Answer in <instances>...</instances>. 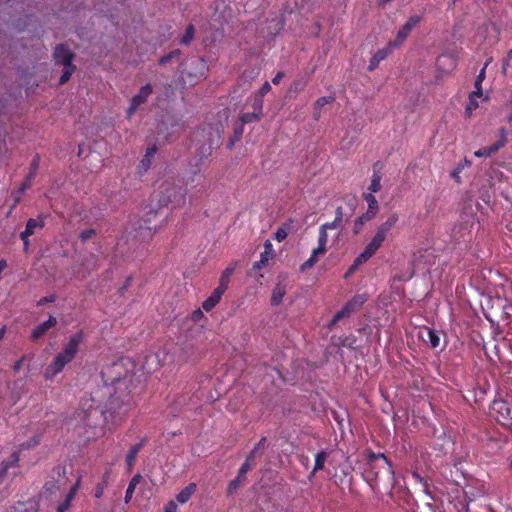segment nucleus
I'll use <instances>...</instances> for the list:
<instances>
[{"instance_id":"28","label":"nucleus","mask_w":512,"mask_h":512,"mask_svg":"<svg viewBox=\"0 0 512 512\" xmlns=\"http://www.w3.org/2000/svg\"><path fill=\"white\" fill-rule=\"evenodd\" d=\"M142 447H143V442H140V443L132 446L130 448V450L128 451V454L126 456V462H127L129 469H131L133 467L136 457H137V454L139 453V451L141 450Z\"/></svg>"},{"instance_id":"26","label":"nucleus","mask_w":512,"mask_h":512,"mask_svg":"<svg viewBox=\"0 0 512 512\" xmlns=\"http://www.w3.org/2000/svg\"><path fill=\"white\" fill-rule=\"evenodd\" d=\"M285 294H286L285 287L281 284H277L272 291V296H271L272 305H274V306L279 305L282 302Z\"/></svg>"},{"instance_id":"32","label":"nucleus","mask_w":512,"mask_h":512,"mask_svg":"<svg viewBox=\"0 0 512 512\" xmlns=\"http://www.w3.org/2000/svg\"><path fill=\"white\" fill-rule=\"evenodd\" d=\"M381 189V176L378 172H374L371 178V183L368 187L369 193H377Z\"/></svg>"},{"instance_id":"46","label":"nucleus","mask_w":512,"mask_h":512,"mask_svg":"<svg viewBox=\"0 0 512 512\" xmlns=\"http://www.w3.org/2000/svg\"><path fill=\"white\" fill-rule=\"evenodd\" d=\"M11 461L9 462H3V470L6 471L10 466H14L18 463L19 461V457L17 455V453H13L12 457H11Z\"/></svg>"},{"instance_id":"11","label":"nucleus","mask_w":512,"mask_h":512,"mask_svg":"<svg viewBox=\"0 0 512 512\" xmlns=\"http://www.w3.org/2000/svg\"><path fill=\"white\" fill-rule=\"evenodd\" d=\"M56 63L63 66L72 65L73 54L65 45H58L54 51Z\"/></svg>"},{"instance_id":"42","label":"nucleus","mask_w":512,"mask_h":512,"mask_svg":"<svg viewBox=\"0 0 512 512\" xmlns=\"http://www.w3.org/2000/svg\"><path fill=\"white\" fill-rule=\"evenodd\" d=\"M194 37V27L193 25H189L185 31V34L183 35L181 39V43L184 45L189 44Z\"/></svg>"},{"instance_id":"21","label":"nucleus","mask_w":512,"mask_h":512,"mask_svg":"<svg viewBox=\"0 0 512 512\" xmlns=\"http://www.w3.org/2000/svg\"><path fill=\"white\" fill-rule=\"evenodd\" d=\"M263 107V100L262 98H258L254 102V113L253 114H244L241 118L243 123H248L253 120H258L260 118L261 112Z\"/></svg>"},{"instance_id":"2","label":"nucleus","mask_w":512,"mask_h":512,"mask_svg":"<svg viewBox=\"0 0 512 512\" xmlns=\"http://www.w3.org/2000/svg\"><path fill=\"white\" fill-rule=\"evenodd\" d=\"M83 340V331H78L69 337L62 350L55 355L51 363L45 368L43 375L46 380H52L63 371L65 366L75 358Z\"/></svg>"},{"instance_id":"37","label":"nucleus","mask_w":512,"mask_h":512,"mask_svg":"<svg viewBox=\"0 0 512 512\" xmlns=\"http://www.w3.org/2000/svg\"><path fill=\"white\" fill-rule=\"evenodd\" d=\"M327 241H328L327 230L324 229L323 227H320L317 247L322 248L323 250L327 251V248H326Z\"/></svg>"},{"instance_id":"12","label":"nucleus","mask_w":512,"mask_h":512,"mask_svg":"<svg viewBox=\"0 0 512 512\" xmlns=\"http://www.w3.org/2000/svg\"><path fill=\"white\" fill-rule=\"evenodd\" d=\"M275 255L272 243L267 240L264 243V251L261 253L260 260L254 263V269L260 270L265 267L269 260L272 259Z\"/></svg>"},{"instance_id":"24","label":"nucleus","mask_w":512,"mask_h":512,"mask_svg":"<svg viewBox=\"0 0 512 512\" xmlns=\"http://www.w3.org/2000/svg\"><path fill=\"white\" fill-rule=\"evenodd\" d=\"M399 217L396 213L390 214L386 220L381 223L377 229H379L381 232L388 235L390 231L395 227L396 223L398 222Z\"/></svg>"},{"instance_id":"50","label":"nucleus","mask_w":512,"mask_h":512,"mask_svg":"<svg viewBox=\"0 0 512 512\" xmlns=\"http://www.w3.org/2000/svg\"><path fill=\"white\" fill-rule=\"evenodd\" d=\"M93 234H94V230H92V229L84 230L81 232V238H82V240L85 241V240L91 238Z\"/></svg>"},{"instance_id":"9","label":"nucleus","mask_w":512,"mask_h":512,"mask_svg":"<svg viewBox=\"0 0 512 512\" xmlns=\"http://www.w3.org/2000/svg\"><path fill=\"white\" fill-rule=\"evenodd\" d=\"M57 324L56 317L50 315L48 320L39 324L36 328L33 329L31 333V339L36 341L42 337H44L52 328H54Z\"/></svg>"},{"instance_id":"15","label":"nucleus","mask_w":512,"mask_h":512,"mask_svg":"<svg viewBox=\"0 0 512 512\" xmlns=\"http://www.w3.org/2000/svg\"><path fill=\"white\" fill-rule=\"evenodd\" d=\"M225 291L215 288L211 295L203 302L202 307L206 312L211 311L220 301Z\"/></svg>"},{"instance_id":"29","label":"nucleus","mask_w":512,"mask_h":512,"mask_svg":"<svg viewBox=\"0 0 512 512\" xmlns=\"http://www.w3.org/2000/svg\"><path fill=\"white\" fill-rule=\"evenodd\" d=\"M140 481H141V475L137 474V475L133 476V478L129 482V485H128V488H127L126 494H125V502L126 503H128L131 500L133 493H134L137 485L140 483Z\"/></svg>"},{"instance_id":"59","label":"nucleus","mask_w":512,"mask_h":512,"mask_svg":"<svg viewBox=\"0 0 512 512\" xmlns=\"http://www.w3.org/2000/svg\"><path fill=\"white\" fill-rule=\"evenodd\" d=\"M5 332H6V328H5V327H2V328L0 329V340L4 337Z\"/></svg>"},{"instance_id":"56","label":"nucleus","mask_w":512,"mask_h":512,"mask_svg":"<svg viewBox=\"0 0 512 512\" xmlns=\"http://www.w3.org/2000/svg\"><path fill=\"white\" fill-rule=\"evenodd\" d=\"M379 63H375L374 57L371 58L370 64H369V70H373L378 66Z\"/></svg>"},{"instance_id":"35","label":"nucleus","mask_w":512,"mask_h":512,"mask_svg":"<svg viewBox=\"0 0 512 512\" xmlns=\"http://www.w3.org/2000/svg\"><path fill=\"white\" fill-rule=\"evenodd\" d=\"M395 48L394 46H391L390 43L388 46L384 49L378 50L374 55L375 63H380L382 60H384L390 53L391 50Z\"/></svg>"},{"instance_id":"44","label":"nucleus","mask_w":512,"mask_h":512,"mask_svg":"<svg viewBox=\"0 0 512 512\" xmlns=\"http://www.w3.org/2000/svg\"><path fill=\"white\" fill-rule=\"evenodd\" d=\"M39 443H40L39 436L34 435L26 443H21L20 448H21V450L28 449V448L37 446Z\"/></svg>"},{"instance_id":"25","label":"nucleus","mask_w":512,"mask_h":512,"mask_svg":"<svg viewBox=\"0 0 512 512\" xmlns=\"http://www.w3.org/2000/svg\"><path fill=\"white\" fill-rule=\"evenodd\" d=\"M235 270L234 265H230L224 269V271L221 274V277L219 279V285L218 288H220L223 291H226L228 289L229 280L230 277L233 275Z\"/></svg>"},{"instance_id":"62","label":"nucleus","mask_w":512,"mask_h":512,"mask_svg":"<svg viewBox=\"0 0 512 512\" xmlns=\"http://www.w3.org/2000/svg\"><path fill=\"white\" fill-rule=\"evenodd\" d=\"M38 160H39L38 158H35V159L33 160L32 165H33L34 167H36V166L38 165Z\"/></svg>"},{"instance_id":"16","label":"nucleus","mask_w":512,"mask_h":512,"mask_svg":"<svg viewBox=\"0 0 512 512\" xmlns=\"http://www.w3.org/2000/svg\"><path fill=\"white\" fill-rule=\"evenodd\" d=\"M326 253L322 248L316 247L311 256L300 266L301 272H306L311 269L319 260L320 256H323Z\"/></svg>"},{"instance_id":"52","label":"nucleus","mask_w":512,"mask_h":512,"mask_svg":"<svg viewBox=\"0 0 512 512\" xmlns=\"http://www.w3.org/2000/svg\"><path fill=\"white\" fill-rule=\"evenodd\" d=\"M202 317H203V312H202L200 309H197V310H195V311L192 313V320H193V321H198V320H200Z\"/></svg>"},{"instance_id":"61","label":"nucleus","mask_w":512,"mask_h":512,"mask_svg":"<svg viewBox=\"0 0 512 512\" xmlns=\"http://www.w3.org/2000/svg\"><path fill=\"white\" fill-rule=\"evenodd\" d=\"M236 487H237V481H233V482H231V484H230V490H231V489H235Z\"/></svg>"},{"instance_id":"58","label":"nucleus","mask_w":512,"mask_h":512,"mask_svg":"<svg viewBox=\"0 0 512 512\" xmlns=\"http://www.w3.org/2000/svg\"><path fill=\"white\" fill-rule=\"evenodd\" d=\"M459 173H460L459 171H454V172L452 173V177H453L457 182H459V181H460V175H459Z\"/></svg>"},{"instance_id":"34","label":"nucleus","mask_w":512,"mask_h":512,"mask_svg":"<svg viewBox=\"0 0 512 512\" xmlns=\"http://www.w3.org/2000/svg\"><path fill=\"white\" fill-rule=\"evenodd\" d=\"M368 259L367 258H361V253L355 258L353 264L349 267V269L347 270L346 274H345V278H348L349 276H351L352 274H354L356 272V270L359 268V266H361L362 264H364L365 262H367Z\"/></svg>"},{"instance_id":"5","label":"nucleus","mask_w":512,"mask_h":512,"mask_svg":"<svg viewBox=\"0 0 512 512\" xmlns=\"http://www.w3.org/2000/svg\"><path fill=\"white\" fill-rule=\"evenodd\" d=\"M165 192L166 195L160 200L162 205L172 204L173 207H180L185 204L186 191L181 187H168Z\"/></svg>"},{"instance_id":"23","label":"nucleus","mask_w":512,"mask_h":512,"mask_svg":"<svg viewBox=\"0 0 512 512\" xmlns=\"http://www.w3.org/2000/svg\"><path fill=\"white\" fill-rule=\"evenodd\" d=\"M399 217L396 213L390 214L386 220L381 223L377 229H379L381 232L388 235L390 231L395 227L396 223L398 222Z\"/></svg>"},{"instance_id":"45","label":"nucleus","mask_w":512,"mask_h":512,"mask_svg":"<svg viewBox=\"0 0 512 512\" xmlns=\"http://www.w3.org/2000/svg\"><path fill=\"white\" fill-rule=\"evenodd\" d=\"M333 100L334 98L332 96H323L317 99L315 106L316 108H322L323 106L330 104Z\"/></svg>"},{"instance_id":"54","label":"nucleus","mask_w":512,"mask_h":512,"mask_svg":"<svg viewBox=\"0 0 512 512\" xmlns=\"http://www.w3.org/2000/svg\"><path fill=\"white\" fill-rule=\"evenodd\" d=\"M24 358H25V357H22L20 360H18V361L14 364L13 369H14V371H15V372H18V371L22 368Z\"/></svg>"},{"instance_id":"48","label":"nucleus","mask_w":512,"mask_h":512,"mask_svg":"<svg viewBox=\"0 0 512 512\" xmlns=\"http://www.w3.org/2000/svg\"><path fill=\"white\" fill-rule=\"evenodd\" d=\"M177 511H178L177 504L171 500L166 504L163 512H177Z\"/></svg>"},{"instance_id":"14","label":"nucleus","mask_w":512,"mask_h":512,"mask_svg":"<svg viewBox=\"0 0 512 512\" xmlns=\"http://www.w3.org/2000/svg\"><path fill=\"white\" fill-rule=\"evenodd\" d=\"M457 60L455 56L451 54H442L437 59V66L440 70L444 72H448L450 70H453L456 67Z\"/></svg>"},{"instance_id":"7","label":"nucleus","mask_w":512,"mask_h":512,"mask_svg":"<svg viewBox=\"0 0 512 512\" xmlns=\"http://www.w3.org/2000/svg\"><path fill=\"white\" fill-rule=\"evenodd\" d=\"M81 485V476L78 475L75 483L70 487L69 491L65 495L64 499L59 502L56 512H66L70 506L72 501L74 500L79 488Z\"/></svg>"},{"instance_id":"39","label":"nucleus","mask_w":512,"mask_h":512,"mask_svg":"<svg viewBox=\"0 0 512 512\" xmlns=\"http://www.w3.org/2000/svg\"><path fill=\"white\" fill-rule=\"evenodd\" d=\"M487 65L488 64L486 63L485 66L481 69V71L479 72V74L476 77V80H475V91L482 92L481 85H482L483 80L485 79Z\"/></svg>"},{"instance_id":"64","label":"nucleus","mask_w":512,"mask_h":512,"mask_svg":"<svg viewBox=\"0 0 512 512\" xmlns=\"http://www.w3.org/2000/svg\"><path fill=\"white\" fill-rule=\"evenodd\" d=\"M508 58L511 59L512 58V49L508 52Z\"/></svg>"},{"instance_id":"18","label":"nucleus","mask_w":512,"mask_h":512,"mask_svg":"<svg viewBox=\"0 0 512 512\" xmlns=\"http://www.w3.org/2000/svg\"><path fill=\"white\" fill-rule=\"evenodd\" d=\"M483 98V93L478 91H473L469 95L468 103L465 108V114L470 117L472 113L479 107V100Z\"/></svg>"},{"instance_id":"43","label":"nucleus","mask_w":512,"mask_h":512,"mask_svg":"<svg viewBox=\"0 0 512 512\" xmlns=\"http://www.w3.org/2000/svg\"><path fill=\"white\" fill-rule=\"evenodd\" d=\"M340 223H341V209H338V216L335 218V220L332 222L325 223L321 227H323L326 230L337 229L338 227H340Z\"/></svg>"},{"instance_id":"1","label":"nucleus","mask_w":512,"mask_h":512,"mask_svg":"<svg viewBox=\"0 0 512 512\" xmlns=\"http://www.w3.org/2000/svg\"><path fill=\"white\" fill-rule=\"evenodd\" d=\"M129 376L112 379L111 383H105L96 389L90 398L83 399L80 410L73 421L76 424L89 425L91 418L101 408L104 426L112 430L121 425L127 418L133 407L132 397L128 391Z\"/></svg>"},{"instance_id":"51","label":"nucleus","mask_w":512,"mask_h":512,"mask_svg":"<svg viewBox=\"0 0 512 512\" xmlns=\"http://www.w3.org/2000/svg\"><path fill=\"white\" fill-rule=\"evenodd\" d=\"M374 237L379 239L382 243H384V241L387 238V235L385 233L381 232L379 229H377L376 233L374 234Z\"/></svg>"},{"instance_id":"49","label":"nucleus","mask_w":512,"mask_h":512,"mask_svg":"<svg viewBox=\"0 0 512 512\" xmlns=\"http://www.w3.org/2000/svg\"><path fill=\"white\" fill-rule=\"evenodd\" d=\"M271 90V85L269 82H265L259 90V97L263 98Z\"/></svg>"},{"instance_id":"8","label":"nucleus","mask_w":512,"mask_h":512,"mask_svg":"<svg viewBox=\"0 0 512 512\" xmlns=\"http://www.w3.org/2000/svg\"><path fill=\"white\" fill-rule=\"evenodd\" d=\"M506 135V130L502 128L500 130V139L495 144L489 147L478 149L477 151L474 152V155L476 157H489L492 154L496 153L500 148H502L506 144Z\"/></svg>"},{"instance_id":"22","label":"nucleus","mask_w":512,"mask_h":512,"mask_svg":"<svg viewBox=\"0 0 512 512\" xmlns=\"http://www.w3.org/2000/svg\"><path fill=\"white\" fill-rule=\"evenodd\" d=\"M196 488L197 486L195 483H190L189 485H187L177 494V501L180 504H185L186 502H188L191 496L195 493Z\"/></svg>"},{"instance_id":"13","label":"nucleus","mask_w":512,"mask_h":512,"mask_svg":"<svg viewBox=\"0 0 512 512\" xmlns=\"http://www.w3.org/2000/svg\"><path fill=\"white\" fill-rule=\"evenodd\" d=\"M364 199L368 205V209L364 215V218L366 220H370L375 217V215L377 214V212L379 210L378 201H377L376 197L371 193H365Z\"/></svg>"},{"instance_id":"19","label":"nucleus","mask_w":512,"mask_h":512,"mask_svg":"<svg viewBox=\"0 0 512 512\" xmlns=\"http://www.w3.org/2000/svg\"><path fill=\"white\" fill-rule=\"evenodd\" d=\"M43 226V223L40 221H37L35 219H30L27 224L25 230L21 233L20 237L23 240L25 246L28 244V238L32 234H34L36 228H41Z\"/></svg>"},{"instance_id":"41","label":"nucleus","mask_w":512,"mask_h":512,"mask_svg":"<svg viewBox=\"0 0 512 512\" xmlns=\"http://www.w3.org/2000/svg\"><path fill=\"white\" fill-rule=\"evenodd\" d=\"M74 69L75 68L73 65L64 66L63 73L60 78V84H64L65 82H67L69 80V78L71 77V75L74 72Z\"/></svg>"},{"instance_id":"63","label":"nucleus","mask_w":512,"mask_h":512,"mask_svg":"<svg viewBox=\"0 0 512 512\" xmlns=\"http://www.w3.org/2000/svg\"><path fill=\"white\" fill-rule=\"evenodd\" d=\"M508 120L511 122L512 121V111L510 112V114L508 115Z\"/></svg>"},{"instance_id":"53","label":"nucleus","mask_w":512,"mask_h":512,"mask_svg":"<svg viewBox=\"0 0 512 512\" xmlns=\"http://www.w3.org/2000/svg\"><path fill=\"white\" fill-rule=\"evenodd\" d=\"M283 77H284V73L278 72L272 79L273 84H275V85L279 84Z\"/></svg>"},{"instance_id":"38","label":"nucleus","mask_w":512,"mask_h":512,"mask_svg":"<svg viewBox=\"0 0 512 512\" xmlns=\"http://www.w3.org/2000/svg\"><path fill=\"white\" fill-rule=\"evenodd\" d=\"M427 336H428V341L431 345L432 348H436L439 346L440 344V337L438 336V334L432 330V329H428L427 330Z\"/></svg>"},{"instance_id":"47","label":"nucleus","mask_w":512,"mask_h":512,"mask_svg":"<svg viewBox=\"0 0 512 512\" xmlns=\"http://www.w3.org/2000/svg\"><path fill=\"white\" fill-rule=\"evenodd\" d=\"M106 488V481H103L102 483L97 484L95 488V497L101 498L104 494Z\"/></svg>"},{"instance_id":"31","label":"nucleus","mask_w":512,"mask_h":512,"mask_svg":"<svg viewBox=\"0 0 512 512\" xmlns=\"http://www.w3.org/2000/svg\"><path fill=\"white\" fill-rule=\"evenodd\" d=\"M146 365L147 366H144V369L147 373H150L162 364L160 363L157 355H149L146 357Z\"/></svg>"},{"instance_id":"4","label":"nucleus","mask_w":512,"mask_h":512,"mask_svg":"<svg viewBox=\"0 0 512 512\" xmlns=\"http://www.w3.org/2000/svg\"><path fill=\"white\" fill-rule=\"evenodd\" d=\"M367 301V296L365 294L355 295L352 299H350L344 307L339 310L334 317L332 318L329 326L335 325L341 319L348 317L354 311L360 309L363 304Z\"/></svg>"},{"instance_id":"30","label":"nucleus","mask_w":512,"mask_h":512,"mask_svg":"<svg viewBox=\"0 0 512 512\" xmlns=\"http://www.w3.org/2000/svg\"><path fill=\"white\" fill-rule=\"evenodd\" d=\"M328 454L325 451H320L317 453L315 457V464L312 470V475H314L317 471L322 470L324 468V464L327 460Z\"/></svg>"},{"instance_id":"17","label":"nucleus","mask_w":512,"mask_h":512,"mask_svg":"<svg viewBox=\"0 0 512 512\" xmlns=\"http://www.w3.org/2000/svg\"><path fill=\"white\" fill-rule=\"evenodd\" d=\"M382 245L383 243L373 236L370 242L365 246L364 250L361 252V258H367L369 260L380 249Z\"/></svg>"},{"instance_id":"60","label":"nucleus","mask_w":512,"mask_h":512,"mask_svg":"<svg viewBox=\"0 0 512 512\" xmlns=\"http://www.w3.org/2000/svg\"><path fill=\"white\" fill-rule=\"evenodd\" d=\"M121 368L120 364H114L113 367L110 370L118 371Z\"/></svg>"},{"instance_id":"55","label":"nucleus","mask_w":512,"mask_h":512,"mask_svg":"<svg viewBox=\"0 0 512 512\" xmlns=\"http://www.w3.org/2000/svg\"><path fill=\"white\" fill-rule=\"evenodd\" d=\"M54 301V299L52 297L48 298V297H45V298H42L39 302H38V305H43L44 303L46 302H52Z\"/></svg>"},{"instance_id":"27","label":"nucleus","mask_w":512,"mask_h":512,"mask_svg":"<svg viewBox=\"0 0 512 512\" xmlns=\"http://www.w3.org/2000/svg\"><path fill=\"white\" fill-rule=\"evenodd\" d=\"M368 461L370 464H372L375 461H380L383 464V468H385L389 473H393L392 466L384 454L370 453L368 455Z\"/></svg>"},{"instance_id":"40","label":"nucleus","mask_w":512,"mask_h":512,"mask_svg":"<svg viewBox=\"0 0 512 512\" xmlns=\"http://www.w3.org/2000/svg\"><path fill=\"white\" fill-rule=\"evenodd\" d=\"M254 453H255V450L252 451V453L250 454V456H248V458L246 459V461L243 463V465L241 466L240 470H239V474H238V479H240L241 477H244L245 474L249 471L250 469V461L252 460V458L254 457Z\"/></svg>"},{"instance_id":"36","label":"nucleus","mask_w":512,"mask_h":512,"mask_svg":"<svg viewBox=\"0 0 512 512\" xmlns=\"http://www.w3.org/2000/svg\"><path fill=\"white\" fill-rule=\"evenodd\" d=\"M493 410L501 412L504 419L510 414V409L503 401H495L493 403Z\"/></svg>"},{"instance_id":"20","label":"nucleus","mask_w":512,"mask_h":512,"mask_svg":"<svg viewBox=\"0 0 512 512\" xmlns=\"http://www.w3.org/2000/svg\"><path fill=\"white\" fill-rule=\"evenodd\" d=\"M293 229V221L289 220L283 223L280 227L277 228V230L274 233V239L278 242L284 241L288 234Z\"/></svg>"},{"instance_id":"57","label":"nucleus","mask_w":512,"mask_h":512,"mask_svg":"<svg viewBox=\"0 0 512 512\" xmlns=\"http://www.w3.org/2000/svg\"><path fill=\"white\" fill-rule=\"evenodd\" d=\"M412 476L416 481L423 483V478L418 473H413Z\"/></svg>"},{"instance_id":"6","label":"nucleus","mask_w":512,"mask_h":512,"mask_svg":"<svg viewBox=\"0 0 512 512\" xmlns=\"http://www.w3.org/2000/svg\"><path fill=\"white\" fill-rule=\"evenodd\" d=\"M420 20L421 17L418 15L411 16L398 30L397 40L395 42H390V45L394 47L400 46L408 37L410 32L419 24Z\"/></svg>"},{"instance_id":"10","label":"nucleus","mask_w":512,"mask_h":512,"mask_svg":"<svg viewBox=\"0 0 512 512\" xmlns=\"http://www.w3.org/2000/svg\"><path fill=\"white\" fill-rule=\"evenodd\" d=\"M152 88L150 85H145L141 88L140 92L132 98L128 114L131 116L137 108L145 102L147 97L151 94Z\"/></svg>"},{"instance_id":"33","label":"nucleus","mask_w":512,"mask_h":512,"mask_svg":"<svg viewBox=\"0 0 512 512\" xmlns=\"http://www.w3.org/2000/svg\"><path fill=\"white\" fill-rule=\"evenodd\" d=\"M156 153V148L155 147H149L146 151V154L144 156V158L142 159L141 161V168L146 171L150 165H151V159L154 157Z\"/></svg>"},{"instance_id":"3","label":"nucleus","mask_w":512,"mask_h":512,"mask_svg":"<svg viewBox=\"0 0 512 512\" xmlns=\"http://www.w3.org/2000/svg\"><path fill=\"white\" fill-rule=\"evenodd\" d=\"M83 340V331H78L69 337L62 350L55 355L51 363L45 368L43 375L46 380H52L63 371L65 366L75 358Z\"/></svg>"}]
</instances>
